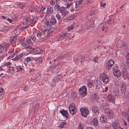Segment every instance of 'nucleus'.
<instances>
[{"label": "nucleus", "instance_id": "1", "mask_svg": "<svg viewBox=\"0 0 129 129\" xmlns=\"http://www.w3.org/2000/svg\"><path fill=\"white\" fill-rule=\"evenodd\" d=\"M36 19H34V18L30 19L28 17H26L24 19V22H23V24L28 25H29L30 23L32 24L33 25L36 22Z\"/></svg>", "mask_w": 129, "mask_h": 129}, {"label": "nucleus", "instance_id": "2", "mask_svg": "<svg viewBox=\"0 0 129 129\" xmlns=\"http://www.w3.org/2000/svg\"><path fill=\"white\" fill-rule=\"evenodd\" d=\"M99 79L100 80L102 81L105 84L107 83L109 80V77L106 75L104 73H101L100 74Z\"/></svg>", "mask_w": 129, "mask_h": 129}, {"label": "nucleus", "instance_id": "3", "mask_svg": "<svg viewBox=\"0 0 129 129\" xmlns=\"http://www.w3.org/2000/svg\"><path fill=\"white\" fill-rule=\"evenodd\" d=\"M56 23V20L54 17H52L49 21H45L44 23L47 25L46 26L49 27H51V25H54Z\"/></svg>", "mask_w": 129, "mask_h": 129}, {"label": "nucleus", "instance_id": "4", "mask_svg": "<svg viewBox=\"0 0 129 129\" xmlns=\"http://www.w3.org/2000/svg\"><path fill=\"white\" fill-rule=\"evenodd\" d=\"M87 88L84 86H82L79 89V94L82 97L84 96L87 94Z\"/></svg>", "mask_w": 129, "mask_h": 129}, {"label": "nucleus", "instance_id": "5", "mask_svg": "<svg viewBox=\"0 0 129 129\" xmlns=\"http://www.w3.org/2000/svg\"><path fill=\"white\" fill-rule=\"evenodd\" d=\"M9 44L5 43L0 45V53H5L7 51V48L9 46Z\"/></svg>", "mask_w": 129, "mask_h": 129}, {"label": "nucleus", "instance_id": "6", "mask_svg": "<svg viewBox=\"0 0 129 129\" xmlns=\"http://www.w3.org/2000/svg\"><path fill=\"white\" fill-rule=\"evenodd\" d=\"M69 109L70 113L72 115L74 114L77 111L76 108L73 103L71 104L69 106Z\"/></svg>", "mask_w": 129, "mask_h": 129}, {"label": "nucleus", "instance_id": "7", "mask_svg": "<svg viewBox=\"0 0 129 129\" xmlns=\"http://www.w3.org/2000/svg\"><path fill=\"white\" fill-rule=\"evenodd\" d=\"M80 111L82 116L85 117L87 116L89 111L87 108L82 107L80 109Z\"/></svg>", "mask_w": 129, "mask_h": 129}, {"label": "nucleus", "instance_id": "8", "mask_svg": "<svg viewBox=\"0 0 129 129\" xmlns=\"http://www.w3.org/2000/svg\"><path fill=\"white\" fill-rule=\"evenodd\" d=\"M53 13V8L49 6H48L47 11L46 15L45 18H47L49 17L50 15L52 14Z\"/></svg>", "mask_w": 129, "mask_h": 129}, {"label": "nucleus", "instance_id": "9", "mask_svg": "<svg viewBox=\"0 0 129 129\" xmlns=\"http://www.w3.org/2000/svg\"><path fill=\"white\" fill-rule=\"evenodd\" d=\"M40 31H39V32L37 34V37L35 38L34 36H32L30 38H31V39H32L33 41L38 42H39L40 40Z\"/></svg>", "mask_w": 129, "mask_h": 129}, {"label": "nucleus", "instance_id": "10", "mask_svg": "<svg viewBox=\"0 0 129 129\" xmlns=\"http://www.w3.org/2000/svg\"><path fill=\"white\" fill-rule=\"evenodd\" d=\"M113 74L115 76L117 77H120L121 75L120 71L117 68H115L113 70Z\"/></svg>", "mask_w": 129, "mask_h": 129}, {"label": "nucleus", "instance_id": "11", "mask_svg": "<svg viewBox=\"0 0 129 129\" xmlns=\"http://www.w3.org/2000/svg\"><path fill=\"white\" fill-rule=\"evenodd\" d=\"M70 34L65 32L62 33L60 35L59 38L60 39H67L69 37Z\"/></svg>", "mask_w": 129, "mask_h": 129}, {"label": "nucleus", "instance_id": "12", "mask_svg": "<svg viewBox=\"0 0 129 129\" xmlns=\"http://www.w3.org/2000/svg\"><path fill=\"white\" fill-rule=\"evenodd\" d=\"M113 60L112 59L108 61L106 64V68L108 70H109L112 67V65L114 64Z\"/></svg>", "mask_w": 129, "mask_h": 129}, {"label": "nucleus", "instance_id": "13", "mask_svg": "<svg viewBox=\"0 0 129 129\" xmlns=\"http://www.w3.org/2000/svg\"><path fill=\"white\" fill-rule=\"evenodd\" d=\"M32 103L30 100H29L28 101L22 103L20 106V107L21 108H25L27 106H29L31 103Z\"/></svg>", "mask_w": 129, "mask_h": 129}, {"label": "nucleus", "instance_id": "14", "mask_svg": "<svg viewBox=\"0 0 129 129\" xmlns=\"http://www.w3.org/2000/svg\"><path fill=\"white\" fill-rule=\"evenodd\" d=\"M61 67L62 66L60 64H58L52 71V73H55L59 72L61 69Z\"/></svg>", "mask_w": 129, "mask_h": 129}, {"label": "nucleus", "instance_id": "15", "mask_svg": "<svg viewBox=\"0 0 129 129\" xmlns=\"http://www.w3.org/2000/svg\"><path fill=\"white\" fill-rule=\"evenodd\" d=\"M106 115L109 117H112L113 115L112 111L109 109H106L105 110Z\"/></svg>", "mask_w": 129, "mask_h": 129}, {"label": "nucleus", "instance_id": "16", "mask_svg": "<svg viewBox=\"0 0 129 129\" xmlns=\"http://www.w3.org/2000/svg\"><path fill=\"white\" fill-rule=\"evenodd\" d=\"M119 89L117 87H116L113 89V93L115 96L118 97L119 95Z\"/></svg>", "mask_w": 129, "mask_h": 129}, {"label": "nucleus", "instance_id": "17", "mask_svg": "<svg viewBox=\"0 0 129 129\" xmlns=\"http://www.w3.org/2000/svg\"><path fill=\"white\" fill-rule=\"evenodd\" d=\"M60 112L64 117L67 118L69 114L67 111L63 109L60 110Z\"/></svg>", "mask_w": 129, "mask_h": 129}, {"label": "nucleus", "instance_id": "18", "mask_svg": "<svg viewBox=\"0 0 129 129\" xmlns=\"http://www.w3.org/2000/svg\"><path fill=\"white\" fill-rule=\"evenodd\" d=\"M107 99L109 101H111L113 102L114 101L115 99L114 97L110 94H109L107 96Z\"/></svg>", "mask_w": 129, "mask_h": 129}, {"label": "nucleus", "instance_id": "19", "mask_svg": "<svg viewBox=\"0 0 129 129\" xmlns=\"http://www.w3.org/2000/svg\"><path fill=\"white\" fill-rule=\"evenodd\" d=\"M62 78V75L59 74L57 76H56L53 80L54 82H57L61 80Z\"/></svg>", "mask_w": 129, "mask_h": 129}, {"label": "nucleus", "instance_id": "20", "mask_svg": "<svg viewBox=\"0 0 129 129\" xmlns=\"http://www.w3.org/2000/svg\"><path fill=\"white\" fill-rule=\"evenodd\" d=\"M126 85L125 84L122 83L121 86V91L122 93H124L126 91Z\"/></svg>", "mask_w": 129, "mask_h": 129}, {"label": "nucleus", "instance_id": "21", "mask_svg": "<svg viewBox=\"0 0 129 129\" xmlns=\"http://www.w3.org/2000/svg\"><path fill=\"white\" fill-rule=\"evenodd\" d=\"M100 121L102 123H105L107 121L106 116L105 115H102L100 118Z\"/></svg>", "mask_w": 129, "mask_h": 129}, {"label": "nucleus", "instance_id": "22", "mask_svg": "<svg viewBox=\"0 0 129 129\" xmlns=\"http://www.w3.org/2000/svg\"><path fill=\"white\" fill-rule=\"evenodd\" d=\"M92 109V111L94 113L98 114L99 113V110L97 106H93Z\"/></svg>", "mask_w": 129, "mask_h": 129}, {"label": "nucleus", "instance_id": "23", "mask_svg": "<svg viewBox=\"0 0 129 129\" xmlns=\"http://www.w3.org/2000/svg\"><path fill=\"white\" fill-rule=\"evenodd\" d=\"M123 115L124 116H127V117L128 120L129 122V110H127L124 112L123 113Z\"/></svg>", "mask_w": 129, "mask_h": 129}, {"label": "nucleus", "instance_id": "24", "mask_svg": "<svg viewBox=\"0 0 129 129\" xmlns=\"http://www.w3.org/2000/svg\"><path fill=\"white\" fill-rule=\"evenodd\" d=\"M23 55V54L21 53L18 55H16L15 57H14L13 58L14 60H18L19 59L21 58Z\"/></svg>", "mask_w": 129, "mask_h": 129}, {"label": "nucleus", "instance_id": "25", "mask_svg": "<svg viewBox=\"0 0 129 129\" xmlns=\"http://www.w3.org/2000/svg\"><path fill=\"white\" fill-rule=\"evenodd\" d=\"M93 124L95 126H97L98 125V122L97 119L95 118L93 119Z\"/></svg>", "mask_w": 129, "mask_h": 129}, {"label": "nucleus", "instance_id": "26", "mask_svg": "<svg viewBox=\"0 0 129 129\" xmlns=\"http://www.w3.org/2000/svg\"><path fill=\"white\" fill-rule=\"evenodd\" d=\"M17 53L18 51H14L13 53L11 54L10 56L12 58H13L14 57H15L17 54Z\"/></svg>", "mask_w": 129, "mask_h": 129}, {"label": "nucleus", "instance_id": "27", "mask_svg": "<svg viewBox=\"0 0 129 129\" xmlns=\"http://www.w3.org/2000/svg\"><path fill=\"white\" fill-rule=\"evenodd\" d=\"M59 2L57 3L56 4V5L54 7V8L55 10H56L58 11L59 10L60 8V6L58 5V4Z\"/></svg>", "mask_w": 129, "mask_h": 129}, {"label": "nucleus", "instance_id": "28", "mask_svg": "<svg viewBox=\"0 0 129 129\" xmlns=\"http://www.w3.org/2000/svg\"><path fill=\"white\" fill-rule=\"evenodd\" d=\"M26 42L27 43L30 45H32L33 44V42L31 41V38H29L27 40Z\"/></svg>", "mask_w": 129, "mask_h": 129}, {"label": "nucleus", "instance_id": "29", "mask_svg": "<svg viewBox=\"0 0 129 129\" xmlns=\"http://www.w3.org/2000/svg\"><path fill=\"white\" fill-rule=\"evenodd\" d=\"M93 85L92 82L91 80H88L87 82V85L89 88H91Z\"/></svg>", "mask_w": 129, "mask_h": 129}, {"label": "nucleus", "instance_id": "30", "mask_svg": "<svg viewBox=\"0 0 129 129\" xmlns=\"http://www.w3.org/2000/svg\"><path fill=\"white\" fill-rule=\"evenodd\" d=\"M69 12L67 10H64L63 12L61 14V15L62 16L64 17L66 16L68 14Z\"/></svg>", "mask_w": 129, "mask_h": 129}, {"label": "nucleus", "instance_id": "31", "mask_svg": "<svg viewBox=\"0 0 129 129\" xmlns=\"http://www.w3.org/2000/svg\"><path fill=\"white\" fill-rule=\"evenodd\" d=\"M66 123L62 122H61L60 124L59 125L58 127L59 128H62L64 127V125L66 124Z\"/></svg>", "mask_w": 129, "mask_h": 129}, {"label": "nucleus", "instance_id": "32", "mask_svg": "<svg viewBox=\"0 0 129 129\" xmlns=\"http://www.w3.org/2000/svg\"><path fill=\"white\" fill-rule=\"evenodd\" d=\"M82 57L79 56L77 58V63H81L82 61Z\"/></svg>", "mask_w": 129, "mask_h": 129}, {"label": "nucleus", "instance_id": "33", "mask_svg": "<svg viewBox=\"0 0 129 129\" xmlns=\"http://www.w3.org/2000/svg\"><path fill=\"white\" fill-rule=\"evenodd\" d=\"M56 17L58 21H59L61 20V18L59 14H56Z\"/></svg>", "mask_w": 129, "mask_h": 129}, {"label": "nucleus", "instance_id": "34", "mask_svg": "<svg viewBox=\"0 0 129 129\" xmlns=\"http://www.w3.org/2000/svg\"><path fill=\"white\" fill-rule=\"evenodd\" d=\"M73 2L70 3H69L67 4L66 8L67 9H69L70 7L73 5Z\"/></svg>", "mask_w": 129, "mask_h": 129}, {"label": "nucleus", "instance_id": "35", "mask_svg": "<svg viewBox=\"0 0 129 129\" xmlns=\"http://www.w3.org/2000/svg\"><path fill=\"white\" fill-rule=\"evenodd\" d=\"M18 7L19 8H20L21 9L23 8V7L24 6V5L23 4L20 3L18 4Z\"/></svg>", "mask_w": 129, "mask_h": 129}, {"label": "nucleus", "instance_id": "36", "mask_svg": "<svg viewBox=\"0 0 129 129\" xmlns=\"http://www.w3.org/2000/svg\"><path fill=\"white\" fill-rule=\"evenodd\" d=\"M122 75L124 76H126L128 77V74L126 71H125L123 72L122 74Z\"/></svg>", "mask_w": 129, "mask_h": 129}, {"label": "nucleus", "instance_id": "37", "mask_svg": "<svg viewBox=\"0 0 129 129\" xmlns=\"http://www.w3.org/2000/svg\"><path fill=\"white\" fill-rule=\"evenodd\" d=\"M71 95L72 97V98L74 99L76 96V93L75 92H73L71 94Z\"/></svg>", "mask_w": 129, "mask_h": 129}, {"label": "nucleus", "instance_id": "38", "mask_svg": "<svg viewBox=\"0 0 129 129\" xmlns=\"http://www.w3.org/2000/svg\"><path fill=\"white\" fill-rule=\"evenodd\" d=\"M74 17L73 16H70L67 17L66 19L67 20H70L72 19Z\"/></svg>", "mask_w": 129, "mask_h": 129}, {"label": "nucleus", "instance_id": "39", "mask_svg": "<svg viewBox=\"0 0 129 129\" xmlns=\"http://www.w3.org/2000/svg\"><path fill=\"white\" fill-rule=\"evenodd\" d=\"M78 129H84L83 125L81 123L79 124Z\"/></svg>", "mask_w": 129, "mask_h": 129}, {"label": "nucleus", "instance_id": "40", "mask_svg": "<svg viewBox=\"0 0 129 129\" xmlns=\"http://www.w3.org/2000/svg\"><path fill=\"white\" fill-rule=\"evenodd\" d=\"M21 45L23 47H25L26 45V43L25 42H21L20 43Z\"/></svg>", "mask_w": 129, "mask_h": 129}, {"label": "nucleus", "instance_id": "41", "mask_svg": "<svg viewBox=\"0 0 129 129\" xmlns=\"http://www.w3.org/2000/svg\"><path fill=\"white\" fill-rule=\"evenodd\" d=\"M102 87L101 85L99 84H97L96 85V88L97 89H99Z\"/></svg>", "mask_w": 129, "mask_h": 129}, {"label": "nucleus", "instance_id": "42", "mask_svg": "<svg viewBox=\"0 0 129 129\" xmlns=\"http://www.w3.org/2000/svg\"><path fill=\"white\" fill-rule=\"evenodd\" d=\"M112 125L113 126V127L114 128L116 129L118 127V125L117 124H116L115 122H113V123L112 124Z\"/></svg>", "mask_w": 129, "mask_h": 129}, {"label": "nucleus", "instance_id": "43", "mask_svg": "<svg viewBox=\"0 0 129 129\" xmlns=\"http://www.w3.org/2000/svg\"><path fill=\"white\" fill-rule=\"evenodd\" d=\"M114 20L112 19L109 20L108 21V23L109 24H111L114 22Z\"/></svg>", "mask_w": 129, "mask_h": 129}, {"label": "nucleus", "instance_id": "44", "mask_svg": "<svg viewBox=\"0 0 129 129\" xmlns=\"http://www.w3.org/2000/svg\"><path fill=\"white\" fill-rule=\"evenodd\" d=\"M64 10L63 9V8L62 7H61L60 8L59 10L58 11H59L60 13L62 14Z\"/></svg>", "mask_w": 129, "mask_h": 129}, {"label": "nucleus", "instance_id": "45", "mask_svg": "<svg viewBox=\"0 0 129 129\" xmlns=\"http://www.w3.org/2000/svg\"><path fill=\"white\" fill-rule=\"evenodd\" d=\"M37 80V78H33L30 79V81L31 82H35Z\"/></svg>", "mask_w": 129, "mask_h": 129}, {"label": "nucleus", "instance_id": "46", "mask_svg": "<svg viewBox=\"0 0 129 129\" xmlns=\"http://www.w3.org/2000/svg\"><path fill=\"white\" fill-rule=\"evenodd\" d=\"M25 60L27 62H29L31 61V58L30 57H28L26 58Z\"/></svg>", "mask_w": 129, "mask_h": 129}, {"label": "nucleus", "instance_id": "47", "mask_svg": "<svg viewBox=\"0 0 129 129\" xmlns=\"http://www.w3.org/2000/svg\"><path fill=\"white\" fill-rule=\"evenodd\" d=\"M126 68L129 67V59L128 58L127 61H126Z\"/></svg>", "mask_w": 129, "mask_h": 129}, {"label": "nucleus", "instance_id": "48", "mask_svg": "<svg viewBox=\"0 0 129 129\" xmlns=\"http://www.w3.org/2000/svg\"><path fill=\"white\" fill-rule=\"evenodd\" d=\"M19 67L16 66L15 68L14 69V70L17 72H19Z\"/></svg>", "mask_w": 129, "mask_h": 129}, {"label": "nucleus", "instance_id": "49", "mask_svg": "<svg viewBox=\"0 0 129 129\" xmlns=\"http://www.w3.org/2000/svg\"><path fill=\"white\" fill-rule=\"evenodd\" d=\"M16 37L15 36V35H13L12 36V37L11 38V41L12 42V41L14 40V39H16Z\"/></svg>", "mask_w": 129, "mask_h": 129}, {"label": "nucleus", "instance_id": "50", "mask_svg": "<svg viewBox=\"0 0 129 129\" xmlns=\"http://www.w3.org/2000/svg\"><path fill=\"white\" fill-rule=\"evenodd\" d=\"M8 29V27L7 26H4L2 29V30L4 31H5L6 30H7Z\"/></svg>", "mask_w": 129, "mask_h": 129}, {"label": "nucleus", "instance_id": "51", "mask_svg": "<svg viewBox=\"0 0 129 129\" xmlns=\"http://www.w3.org/2000/svg\"><path fill=\"white\" fill-rule=\"evenodd\" d=\"M11 63L9 62H7L6 63H4V65L5 66L11 65Z\"/></svg>", "mask_w": 129, "mask_h": 129}, {"label": "nucleus", "instance_id": "52", "mask_svg": "<svg viewBox=\"0 0 129 129\" xmlns=\"http://www.w3.org/2000/svg\"><path fill=\"white\" fill-rule=\"evenodd\" d=\"M63 56H64V57H66L68 56L69 53L68 52H66L65 53H64Z\"/></svg>", "mask_w": 129, "mask_h": 129}, {"label": "nucleus", "instance_id": "53", "mask_svg": "<svg viewBox=\"0 0 129 129\" xmlns=\"http://www.w3.org/2000/svg\"><path fill=\"white\" fill-rule=\"evenodd\" d=\"M73 25H71L68 27V30H70L73 29Z\"/></svg>", "mask_w": 129, "mask_h": 129}, {"label": "nucleus", "instance_id": "54", "mask_svg": "<svg viewBox=\"0 0 129 129\" xmlns=\"http://www.w3.org/2000/svg\"><path fill=\"white\" fill-rule=\"evenodd\" d=\"M83 1V0H79L78 1V4L79 5H80L82 4Z\"/></svg>", "mask_w": 129, "mask_h": 129}, {"label": "nucleus", "instance_id": "55", "mask_svg": "<svg viewBox=\"0 0 129 129\" xmlns=\"http://www.w3.org/2000/svg\"><path fill=\"white\" fill-rule=\"evenodd\" d=\"M40 50L39 49L38 50H37L35 51V54H40Z\"/></svg>", "mask_w": 129, "mask_h": 129}, {"label": "nucleus", "instance_id": "56", "mask_svg": "<svg viewBox=\"0 0 129 129\" xmlns=\"http://www.w3.org/2000/svg\"><path fill=\"white\" fill-rule=\"evenodd\" d=\"M29 89V87L28 86H26L24 87L23 88V90L24 91H26Z\"/></svg>", "mask_w": 129, "mask_h": 129}, {"label": "nucleus", "instance_id": "57", "mask_svg": "<svg viewBox=\"0 0 129 129\" xmlns=\"http://www.w3.org/2000/svg\"><path fill=\"white\" fill-rule=\"evenodd\" d=\"M28 25H25L24 24L23 26L22 27V28L23 29H25L27 27H28Z\"/></svg>", "mask_w": 129, "mask_h": 129}, {"label": "nucleus", "instance_id": "58", "mask_svg": "<svg viewBox=\"0 0 129 129\" xmlns=\"http://www.w3.org/2000/svg\"><path fill=\"white\" fill-rule=\"evenodd\" d=\"M45 9V7L44 6H42L41 8V11H44Z\"/></svg>", "mask_w": 129, "mask_h": 129}, {"label": "nucleus", "instance_id": "59", "mask_svg": "<svg viewBox=\"0 0 129 129\" xmlns=\"http://www.w3.org/2000/svg\"><path fill=\"white\" fill-rule=\"evenodd\" d=\"M56 82H53V80L52 81L51 84V86H54L55 85V83Z\"/></svg>", "mask_w": 129, "mask_h": 129}, {"label": "nucleus", "instance_id": "60", "mask_svg": "<svg viewBox=\"0 0 129 129\" xmlns=\"http://www.w3.org/2000/svg\"><path fill=\"white\" fill-rule=\"evenodd\" d=\"M98 57H95L94 59V61L97 62L98 60Z\"/></svg>", "mask_w": 129, "mask_h": 129}, {"label": "nucleus", "instance_id": "61", "mask_svg": "<svg viewBox=\"0 0 129 129\" xmlns=\"http://www.w3.org/2000/svg\"><path fill=\"white\" fill-rule=\"evenodd\" d=\"M103 3L102 2H101V7H103L104 8L105 7V6L106 5V3H104L103 4H102V3Z\"/></svg>", "mask_w": 129, "mask_h": 129}, {"label": "nucleus", "instance_id": "62", "mask_svg": "<svg viewBox=\"0 0 129 129\" xmlns=\"http://www.w3.org/2000/svg\"><path fill=\"white\" fill-rule=\"evenodd\" d=\"M4 56L3 55L0 56V61L4 58Z\"/></svg>", "mask_w": 129, "mask_h": 129}, {"label": "nucleus", "instance_id": "63", "mask_svg": "<svg viewBox=\"0 0 129 129\" xmlns=\"http://www.w3.org/2000/svg\"><path fill=\"white\" fill-rule=\"evenodd\" d=\"M122 46L124 47H127V45L125 43H123L122 44Z\"/></svg>", "mask_w": 129, "mask_h": 129}, {"label": "nucleus", "instance_id": "64", "mask_svg": "<svg viewBox=\"0 0 129 129\" xmlns=\"http://www.w3.org/2000/svg\"><path fill=\"white\" fill-rule=\"evenodd\" d=\"M59 57L61 58H62L64 57V56H63V54H62L61 55H60L59 56Z\"/></svg>", "mask_w": 129, "mask_h": 129}]
</instances>
